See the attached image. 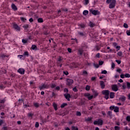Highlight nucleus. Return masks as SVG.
Instances as JSON below:
<instances>
[{
    "instance_id": "1",
    "label": "nucleus",
    "mask_w": 130,
    "mask_h": 130,
    "mask_svg": "<svg viewBox=\"0 0 130 130\" xmlns=\"http://www.w3.org/2000/svg\"><path fill=\"white\" fill-rule=\"evenodd\" d=\"M106 3L107 4H110L109 9H114L116 5V0H107Z\"/></svg>"
},
{
    "instance_id": "2",
    "label": "nucleus",
    "mask_w": 130,
    "mask_h": 130,
    "mask_svg": "<svg viewBox=\"0 0 130 130\" xmlns=\"http://www.w3.org/2000/svg\"><path fill=\"white\" fill-rule=\"evenodd\" d=\"M103 95H105V98L107 100L109 98L110 91L108 90H104L102 91Z\"/></svg>"
},
{
    "instance_id": "3",
    "label": "nucleus",
    "mask_w": 130,
    "mask_h": 130,
    "mask_svg": "<svg viewBox=\"0 0 130 130\" xmlns=\"http://www.w3.org/2000/svg\"><path fill=\"white\" fill-rule=\"evenodd\" d=\"M48 84L46 83L42 84L41 86L39 87L40 90L41 91L42 90H44V89H48L49 88Z\"/></svg>"
},
{
    "instance_id": "4",
    "label": "nucleus",
    "mask_w": 130,
    "mask_h": 130,
    "mask_svg": "<svg viewBox=\"0 0 130 130\" xmlns=\"http://www.w3.org/2000/svg\"><path fill=\"white\" fill-rule=\"evenodd\" d=\"M93 124H98V125H102V124H103V120H102L101 119H99L98 120L94 121Z\"/></svg>"
},
{
    "instance_id": "5",
    "label": "nucleus",
    "mask_w": 130,
    "mask_h": 130,
    "mask_svg": "<svg viewBox=\"0 0 130 130\" xmlns=\"http://www.w3.org/2000/svg\"><path fill=\"white\" fill-rule=\"evenodd\" d=\"M74 84V80L71 79H67L66 81V84L67 86H72Z\"/></svg>"
},
{
    "instance_id": "6",
    "label": "nucleus",
    "mask_w": 130,
    "mask_h": 130,
    "mask_svg": "<svg viewBox=\"0 0 130 130\" xmlns=\"http://www.w3.org/2000/svg\"><path fill=\"white\" fill-rule=\"evenodd\" d=\"M13 28L16 30V31H20L21 30L20 26H18V24L14 23L13 24Z\"/></svg>"
},
{
    "instance_id": "7",
    "label": "nucleus",
    "mask_w": 130,
    "mask_h": 130,
    "mask_svg": "<svg viewBox=\"0 0 130 130\" xmlns=\"http://www.w3.org/2000/svg\"><path fill=\"white\" fill-rule=\"evenodd\" d=\"M17 72L20 74V75H24V74H25V69L23 68H20L17 70Z\"/></svg>"
},
{
    "instance_id": "8",
    "label": "nucleus",
    "mask_w": 130,
    "mask_h": 130,
    "mask_svg": "<svg viewBox=\"0 0 130 130\" xmlns=\"http://www.w3.org/2000/svg\"><path fill=\"white\" fill-rule=\"evenodd\" d=\"M112 90H113V91H114L115 92L118 91V88L117 87V85L116 84L113 85L112 86Z\"/></svg>"
},
{
    "instance_id": "9",
    "label": "nucleus",
    "mask_w": 130,
    "mask_h": 130,
    "mask_svg": "<svg viewBox=\"0 0 130 130\" xmlns=\"http://www.w3.org/2000/svg\"><path fill=\"white\" fill-rule=\"evenodd\" d=\"M64 96L66 99H67L68 101H70V99L71 98V95H70V94L69 93L64 94Z\"/></svg>"
},
{
    "instance_id": "10",
    "label": "nucleus",
    "mask_w": 130,
    "mask_h": 130,
    "mask_svg": "<svg viewBox=\"0 0 130 130\" xmlns=\"http://www.w3.org/2000/svg\"><path fill=\"white\" fill-rule=\"evenodd\" d=\"M100 85H101L102 89H104V88H105V83H104V81H101Z\"/></svg>"
},
{
    "instance_id": "11",
    "label": "nucleus",
    "mask_w": 130,
    "mask_h": 130,
    "mask_svg": "<svg viewBox=\"0 0 130 130\" xmlns=\"http://www.w3.org/2000/svg\"><path fill=\"white\" fill-rule=\"evenodd\" d=\"M11 8L13 11H17L18 10V8H17V6H15V4H12L11 5Z\"/></svg>"
},
{
    "instance_id": "12",
    "label": "nucleus",
    "mask_w": 130,
    "mask_h": 130,
    "mask_svg": "<svg viewBox=\"0 0 130 130\" xmlns=\"http://www.w3.org/2000/svg\"><path fill=\"white\" fill-rule=\"evenodd\" d=\"M108 117H109L110 118H112V117H113V116H112V112L111 111H108L107 113Z\"/></svg>"
},
{
    "instance_id": "13",
    "label": "nucleus",
    "mask_w": 130,
    "mask_h": 130,
    "mask_svg": "<svg viewBox=\"0 0 130 130\" xmlns=\"http://www.w3.org/2000/svg\"><path fill=\"white\" fill-rule=\"evenodd\" d=\"M91 14L92 15H94V16H96V15H98L99 14V12L97 10H93L91 11Z\"/></svg>"
},
{
    "instance_id": "14",
    "label": "nucleus",
    "mask_w": 130,
    "mask_h": 130,
    "mask_svg": "<svg viewBox=\"0 0 130 130\" xmlns=\"http://www.w3.org/2000/svg\"><path fill=\"white\" fill-rule=\"evenodd\" d=\"M119 100L122 102H124L126 100V98L125 96H122L119 98Z\"/></svg>"
},
{
    "instance_id": "15",
    "label": "nucleus",
    "mask_w": 130,
    "mask_h": 130,
    "mask_svg": "<svg viewBox=\"0 0 130 130\" xmlns=\"http://www.w3.org/2000/svg\"><path fill=\"white\" fill-rule=\"evenodd\" d=\"M83 52H84V50H83V49H79L78 54H80V55H82V54H83Z\"/></svg>"
},
{
    "instance_id": "16",
    "label": "nucleus",
    "mask_w": 130,
    "mask_h": 130,
    "mask_svg": "<svg viewBox=\"0 0 130 130\" xmlns=\"http://www.w3.org/2000/svg\"><path fill=\"white\" fill-rule=\"evenodd\" d=\"M114 96H115L114 92H110V98L111 99H113V98H114Z\"/></svg>"
},
{
    "instance_id": "17",
    "label": "nucleus",
    "mask_w": 130,
    "mask_h": 130,
    "mask_svg": "<svg viewBox=\"0 0 130 130\" xmlns=\"http://www.w3.org/2000/svg\"><path fill=\"white\" fill-rule=\"evenodd\" d=\"M114 112H119V108L117 106L115 107L114 109Z\"/></svg>"
},
{
    "instance_id": "18",
    "label": "nucleus",
    "mask_w": 130,
    "mask_h": 130,
    "mask_svg": "<svg viewBox=\"0 0 130 130\" xmlns=\"http://www.w3.org/2000/svg\"><path fill=\"white\" fill-rule=\"evenodd\" d=\"M53 107H54V110L56 111L57 110V105L56 104L53 103Z\"/></svg>"
},
{
    "instance_id": "19",
    "label": "nucleus",
    "mask_w": 130,
    "mask_h": 130,
    "mask_svg": "<svg viewBox=\"0 0 130 130\" xmlns=\"http://www.w3.org/2000/svg\"><path fill=\"white\" fill-rule=\"evenodd\" d=\"M89 14V11H88L87 10H84L83 12V14L84 16H87V15H88Z\"/></svg>"
},
{
    "instance_id": "20",
    "label": "nucleus",
    "mask_w": 130,
    "mask_h": 130,
    "mask_svg": "<svg viewBox=\"0 0 130 130\" xmlns=\"http://www.w3.org/2000/svg\"><path fill=\"white\" fill-rule=\"evenodd\" d=\"M89 26L90 27H95V24L94 23L90 21V22H89Z\"/></svg>"
},
{
    "instance_id": "21",
    "label": "nucleus",
    "mask_w": 130,
    "mask_h": 130,
    "mask_svg": "<svg viewBox=\"0 0 130 130\" xmlns=\"http://www.w3.org/2000/svg\"><path fill=\"white\" fill-rule=\"evenodd\" d=\"M31 49H32V50H35V49H37V46H36V45H32L31 46Z\"/></svg>"
},
{
    "instance_id": "22",
    "label": "nucleus",
    "mask_w": 130,
    "mask_h": 130,
    "mask_svg": "<svg viewBox=\"0 0 130 130\" xmlns=\"http://www.w3.org/2000/svg\"><path fill=\"white\" fill-rule=\"evenodd\" d=\"M18 57H19L20 59H24L25 57H24V55H18Z\"/></svg>"
},
{
    "instance_id": "23",
    "label": "nucleus",
    "mask_w": 130,
    "mask_h": 130,
    "mask_svg": "<svg viewBox=\"0 0 130 130\" xmlns=\"http://www.w3.org/2000/svg\"><path fill=\"white\" fill-rule=\"evenodd\" d=\"M117 55L119 56H122V55H123V53H122V52L121 51H119L117 53Z\"/></svg>"
},
{
    "instance_id": "24",
    "label": "nucleus",
    "mask_w": 130,
    "mask_h": 130,
    "mask_svg": "<svg viewBox=\"0 0 130 130\" xmlns=\"http://www.w3.org/2000/svg\"><path fill=\"white\" fill-rule=\"evenodd\" d=\"M23 56H29V53L27 51H25L23 53Z\"/></svg>"
},
{
    "instance_id": "25",
    "label": "nucleus",
    "mask_w": 130,
    "mask_h": 130,
    "mask_svg": "<svg viewBox=\"0 0 130 130\" xmlns=\"http://www.w3.org/2000/svg\"><path fill=\"white\" fill-rule=\"evenodd\" d=\"M23 28H24V29L26 30L29 28V25L28 24L24 25V26H23Z\"/></svg>"
},
{
    "instance_id": "26",
    "label": "nucleus",
    "mask_w": 130,
    "mask_h": 130,
    "mask_svg": "<svg viewBox=\"0 0 130 130\" xmlns=\"http://www.w3.org/2000/svg\"><path fill=\"white\" fill-rule=\"evenodd\" d=\"M76 115H77V116H81V115H82V114L80 113V112L77 111L76 112Z\"/></svg>"
},
{
    "instance_id": "27",
    "label": "nucleus",
    "mask_w": 130,
    "mask_h": 130,
    "mask_svg": "<svg viewBox=\"0 0 130 130\" xmlns=\"http://www.w3.org/2000/svg\"><path fill=\"white\" fill-rule=\"evenodd\" d=\"M33 115H34V114L32 113H29L28 114V117H31V118H32V117H33Z\"/></svg>"
},
{
    "instance_id": "28",
    "label": "nucleus",
    "mask_w": 130,
    "mask_h": 130,
    "mask_svg": "<svg viewBox=\"0 0 130 130\" xmlns=\"http://www.w3.org/2000/svg\"><path fill=\"white\" fill-rule=\"evenodd\" d=\"M67 105H68V104L67 103H63L62 105H61V108H63V107H64L65 106H67Z\"/></svg>"
},
{
    "instance_id": "29",
    "label": "nucleus",
    "mask_w": 130,
    "mask_h": 130,
    "mask_svg": "<svg viewBox=\"0 0 130 130\" xmlns=\"http://www.w3.org/2000/svg\"><path fill=\"white\" fill-rule=\"evenodd\" d=\"M38 22L39 23H42L43 22V19H42V18H39L38 19Z\"/></svg>"
},
{
    "instance_id": "30",
    "label": "nucleus",
    "mask_w": 130,
    "mask_h": 130,
    "mask_svg": "<svg viewBox=\"0 0 130 130\" xmlns=\"http://www.w3.org/2000/svg\"><path fill=\"white\" fill-rule=\"evenodd\" d=\"M22 43L26 44V43H27V42H28V40H25V39H22Z\"/></svg>"
},
{
    "instance_id": "31",
    "label": "nucleus",
    "mask_w": 130,
    "mask_h": 130,
    "mask_svg": "<svg viewBox=\"0 0 130 130\" xmlns=\"http://www.w3.org/2000/svg\"><path fill=\"white\" fill-rule=\"evenodd\" d=\"M1 71L3 72V74H6L7 73V70L5 69H1Z\"/></svg>"
},
{
    "instance_id": "32",
    "label": "nucleus",
    "mask_w": 130,
    "mask_h": 130,
    "mask_svg": "<svg viewBox=\"0 0 130 130\" xmlns=\"http://www.w3.org/2000/svg\"><path fill=\"white\" fill-rule=\"evenodd\" d=\"M85 90H86V91H89V90H90V86L87 85L85 87Z\"/></svg>"
},
{
    "instance_id": "33",
    "label": "nucleus",
    "mask_w": 130,
    "mask_h": 130,
    "mask_svg": "<svg viewBox=\"0 0 130 130\" xmlns=\"http://www.w3.org/2000/svg\"><path fill=\"white\" fill-rule=\"evenodd\" d=\"M115 61L118 63V64H120V63H121V60H116Z\"/></svg>"
},
{
    "instance_id": "34",
    "label": "nucleus",
    "mask_w": 130,
    "mask_h": 130,
    "mask_svg": "<svg viewBox=\"0 0 130 130\" xmlns=\"http://www.w3.org/2000/svg\"><path fill=\"white\" fill-rule=\"evenodd\" d=\"M126 120H127V121L130 122V116H127L126 118Z\"/></svg>"
},
{
    "instance_id": "35",
    "label": "nucleus",
    "mask_w": 130,
    "mask_h": 130,
    "mask_svg": "<svg viewBox=\"0 0 130 130\" xmlns=\"http://www.w3.org/2000/svg\"><path fill=\"white\" fill-rule=\"evenodd\" d=\"M125 78H130V75L128 73L125 74Z\"/></svg>"
},
{
    "instance_id": "36",
    "label": "nucleus",
    "mask_w": 130,
    "mask_h": 130,
    "mask_svg": "<svg viewBox=\"0 0 130 130\" xmlns=\"http://www.w3.org/2000/svg\"><path fill=\"white\" fill-rule=\"evenodd\" d=\"M20 20H21V21L23 22H25V21H26L27 19H26V18L24 17H20Z\"/></svg>"
},
{
    "instance_id": "37",
    "label": "nucleus",
    "mask_w": 130,
    "mask_h": 130,
    "mask_svg": "<svg viewBox=\"0 0 130 130\" xmlns=\"http://www.w3.org/2000/svg\"><path fill=\"white\" fill-rule=\"evenodd\" d=\"M115 130H119L120 129V127H119L118 126H115L114 127Z\"/></svg>"
},
{
    "instance_id": "38",
    "label": "nucleus",
    "mask_w": 130,
    "mask_h": 130,
    "mask_svg": "<svg viewBox=\"0 0 130 130\" xmlns=\"http://www.w3.org/2000/svg\"><path fill=\"white\" fill-rule=\"evenodd\" d=\"M35 127H39V123L38 122H36Z\"/></svg>"
},
{
    "instance_id": "39",
    "label": "nucleus",
    "mask_w": 130,
    "mask_h": 130,
    "mask_svg": "<svg viewBox=\"0 0 130 130\" xmlns=\"http://www.w3.org/2000/svg\"><path fill=\"white\" fill-rule=\"evenodd\" d=\"M126 33L128 36H130V29L126 30Z\"/></svg>"
},
{
    "instance_id": "40",
    "label": "nucleus",
    "mask_w": 130,
    "mask_h": 130,
    "mask_svg": "<svg viewBox=\"0 0 130 130\" xmlns=\"http://www.w3.org/2000/svg\"><path fill=\"white\" fill-rule=\"evenodd\" d=\"M115 108V106H112L110 107V110H114Z\"/></svg>"
},
{
    "instance_id": "41",
    "label": "nucleus",
    "mask_w": 130,
    "mask_h": 130,
    "mask_svg": "<svg viewBox=\"0 0 130 130\" xmlns=\"http://www.w3.org/2000/svg\"><path fill=\"white\" fill-rule=\"evenodd\" d=\"M123 27L124 28H128V25L126 23H124L123 24Z\"/></svg>"
},
{
    "instance_id": "42",
    "label": "nucleus",
    "mask_w": 130,
    "mask_h": 130,
    "mask_svg": "<svg viewBox=\"0 0 130 130\" xmlns=\"http://www.w3.org/2000/svg\"><path fill=\"white\" fill-rule=\"evenodd\" d=\"M5 102H6V99L2 100L0 101V103H2V104H4V103H5Z\"/></svg>"
},
{
    "instance_id": "43",
    "label": "nucleus",
    "mask_w": 130,
    "mask_h": 130,
    "mask_svg": "<svg viewBox=\"0 0 130 130\" xmlns=\"http://www.w3.org/2000/svg\"><path fill=\"white\" fill-rule=\"evenodd\" d=\"M72 129H73V130H79V129H78V127H76V126H72Z\"/></svg>"
},
{
    "instance_id": "44",
    "label": "nucleus",
    "mask_w": 130,
    "mask_h": 130,
    "mask_svg": "<svg viewBox=\"0 0 130 130\" xmlns=\"http://www.w3.org/2000/svg\"><path fill=\"white\" fill-rule=\"evenodd\" d=\"M78 34L80 35V36H84V32H78Z\"/></svg>"
},
{
    "instance_id": "45",
    "label": "nucleus",
    "mask_w": 130,
    "mask_h": 130,
    "mask_svg": "<svg viewBox=\"0 0 130 130\" xmlns=\"http://www.w3.org/2000/svg\"><path fill=\"white\" fill-rule=\"evenodd\" d=\"M63 73L64 75H66V76H68V75H69V72L68 71H63Z\"/></svg>"
},
{
    "instance_id": "46",
    "label": "nucleus",
    "mask_w": 130,
    "mask_h": 130,
    "mask_svg": "<svg viewBox=\"0 0 130 130\" xmlns=\"http://www.w3.org/2000/svg\"><path fill=\"white\" fill-rule=\"evenodd\" d=\"M102 74H104V75H106V74H107V71L106 70H104L102 72Z\"/></svg>"
},
{
    "instance_id": "47",
    "label": "nucleus",
    "mask_w": 130,
    "mask_h": 130,
    "mask_svg": "<svg viewBox=\"0 0 130 130\" xmlns=\"http://www.w3.org/2000/svg\"><path fill=\"white\" fill-rule=\"evenodd\" d=\"M127 84V87L128 89H130V83L129 82H126Z\"/></svg>"
},
{
    "instance_id": "48",
    "label": "nucleus",
    "mask_w": 130,
    "mask_h": 130,
    "mask_svg": "<svg viewBox=\"0 0 130 130\" xmlns=\"http://www.w3.org/2000/svg\"><path fill=\"white\" fill-rule=\"evenodd\" d=\"M79 26L81 27V28H85V24H80Z\"/></svg>"
},
{
    "instance_id": "49",
    "label": "nucleus",
    "mask_w": 130,
    "mask_h": 130,
    "mask_svg": "<svg viewBox=\"0 0 130 130\" xmlns=\"http://www.w3.org/2000/svg\"><path fill=\"white\" fill-rule=\"evenodd\" d=\"M34 106H35V107H39V105L38 104V103H36L34 104Z\"/></svg>"
},
{
    "instance_id": "50",
    "label": "nucleus",
    "mask_w": 130,
    "mask_h": 130,
    "mask_svg": "<svg viewBox=\"0 0 130 130\" xmlns=\"http://www.w3.org/2000/svg\"><path fill=\"white\" fill-rule=\"evenodd\" d=\"M83 76L85 75H88V72H87V71H84L83 72Z\"/></svg>"
},
{
    "instance_id": "51",
    "label": "nucleus",
    "mask_w": 130,
    "mask_h": 130,
    "mask_svg": "<svg viewBox=\"0 0 130 130\" xmlns=\"http://www.w3.org/2000/svg\"><path fill=\"white\" fill-rule=\"evenodd\" d=\"M88 100H91V99H93V95H90L88 98Z\"/></svg>"
},
{
    "instance_id": "52",
    "label": "nucleus",
    "mask_w": 130,
    "mask_h": 130,
    "mask_svg": "<svg viewBox=\"0 0 130 130\" xmlns=\"http://www.w3.org/2000/svg\"><path fill=\"white\" fill-rule=\"evenodd\" d=\"M94 67H95V68H96V69H98V68H99V64H94Z\"/></svg>"
},
{
    "instance_id": "53",
    "label": "nucleus",
    "mask_w": 130,
    "mask_h": 130,
    "mask_svg": "<svg viewBox=\"0 0 130 130\" xmlns=\"http://www.w3.org/2000/svg\"><path fill=\"white\" fill-rule=\"evenodd\" d=\"M125 77V75L121 74L120 75V78H121V79H124Z\"/></svg>"
},
{
    "instance_id": "54",
    "label": "nucleus",
    "mask_w": 130,
    "mask_h": 130,
    "mask_svg": "<svg viewBox=\"0 0 130 130\" xmlns=\"http://www.w3.org/2000/svg\"><path fill=\"white\" fill-rule=\"evenodd\" d=\"M73 90L74 92H77L78 91V89H77V87L73 88Z\"/></svg>"
},
{
    "instance_id": "55",
    "label": "nucleus",
    "mask_w": 130,
    "mask_h": 130,
    "mask_svg": "<svg viewBox=\"0 0 130 130\" xmlns=\"http://www.w3.org/2000/svg\"><path fill=\"white\" fill-rule=\"evenodd\" d=\"M117 72L118 73H119V74H120V73L121 72V69H118L117 70Z\"/></svg>"
},
{
    "instance_id": "56",
    "label": "nucleus",
    "mask_w": 130,
    "mask_h": 130,
    "mask_svg": "<svg viewBox=\"0 0 130 130\" xmlns=\"http://www.w3.org/2000/svg\"><path fill=\"white\" fill-rule=\"evenodd\" d=\"M115 47L116 48V49H117V50H119V49H120V46H116Z\"/></svg>"
},
{
    "instance_id": "57",
    "label": "nucleus",
    "mask_w": 130,
    "mask_h": 130,
    "mask_svg": "<svg viewBox=\"0 0 130 130\" xmlns=\"http://www.w3.org/2000/svg\"><path fill=\"white\" fill-rule=\"evenodd\" d=\"M96 57H98V58H99V57H100V53H98L96 55Z\"/></svg>"
},
{
    "instance_id": "58",
    "label": "nucleus",
    "mask_w": 130,
    "mask_h": 130,
    "mask_svg": "<svg viewBox=\"0 0 130 130\" xmlns=\"http://www.w3.org/2000/svg\"><path fill=\"white\" fill-rule=\"evenodd\" d=\"M113 45L114 47H116V46H117V43H113Z\"/></svg>"
},
{
    "instance_id": "59",
    "label": "nucleus",
    "mask_w": 130,
    "mask_h": 130,
    "mask_svg": "<svg viewBox=\"0 0 130 130\" xmlns=\"http://www.w3.org/2000/svg\"><path fill=\"white\" fill-rule=\"evenodd\" d=\"M51 88H55V87H56V85L53 84L51 85Z\"/></svg>"
},
{
    "instance_id": "60",
    "label": "nucleus",
    "mask_w": 130,
    "mask_h": 130,
    "mask_svg": "<svg viewBox=\"0 0 130 130\" xmlns=\"http://www.w3.org/2000/svg\"><path fill=\"white\" fill-rule=\"evenodd\" d=\"M68 51L70 53H71L72 52V49L68 48Z\"/></svg>"
},
{
    "instance_id": "61",
    "label": "nucleus",
    "mask_w": 130,
    "mask_h": 130,
    "mask_svg": "<svg viewBox=\"0 0 130 130\" xmlns=\"http://www.w3.org/2000/svg\"><path fill=\"white\" fill-rule=\"evenodd\" d=\"M91 120H92V118L88 117L87 118V119H86V121H91Z\"/></svg>"
},
{
    "instance_id": "62",
    "label": "nucleus",
    "mask_w": 130,
    "mask_h": 130,
    "mask_svg": "<svg viewBox=\"0 0 130 130\" xmlns=\"http://www.w3.org/2000/svg\"><path fill=\"white\" fill-rule=\"evenodd\" d=\"M3 130H8V127L7 126H4L2 128Z\"/></svg>"
},
{
    "instance_id": "63",
    "label": "nucleus",
    "mask_w": 130,
    "mask_h": 130,
    "mask_svg": "<svg viewBox=\"0 0 130 130\" xmlns=\"http://www.w3.org/2000/svg\"><path fill=\"white\" fill-rule=\"evenodd\" d=\"M4 123V120H0V125H2Z\"/></svg>"
},
{
    "instance_id": "64",
    "label": "nucleus",
    "mask_w": 130,
    "mask_h": 130,
    "mask_svg": "<svg viewBox=\"0 0 130 130\" xmlns=\"http://www.w3.org/2000/svg\"><path fill=\"white\" fill-rule=\"evenodd\" d=\"M85 5H88L89 4V0H85Z\"/></svg>"
}]
</instances>
